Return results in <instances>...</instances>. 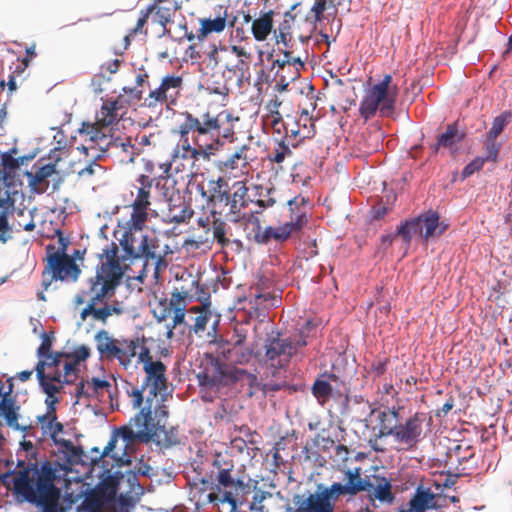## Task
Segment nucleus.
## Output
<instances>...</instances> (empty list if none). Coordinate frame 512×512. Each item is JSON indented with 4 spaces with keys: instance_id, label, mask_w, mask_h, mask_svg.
<instances>
[{
    "instance_id": "7c9ffc66",
    "label": "nucleus",
    "mask_w": 512,
    "mask_h": 512,
    "mask_svg": "<svg viewBox=\"0 0 512 512\" xmlns=\"http://www.w3.org/2000/svg\"><path fill=\"white\" fill-rule=\"evenodd\" d=\"M463 137L464 135L458 131L457 123L448 124L446 131L437 136L431 149L437 153L441 148H452L456 143L462 141Z\"/></svg>"
},
{
    "instance_id": "e2e57ef3",
    "label": "nucleus",
    "mask_w": 512,
    "mask_h": 512,
    "mask_svg": "<svg viewBox=\"0 0 512 512\" xmlns=\"http://www.w3.org/2000/svg\"><path fill=\"white\" fill-rule=\"evenodd\" d=\"M281 101L277 96H274L270 99L266 104L267 114L265 116H280L279 108L281 106Z\"/></svg>"
},
{
    "instance_id": "b1692460",
    "label": "nucleus",
    "mask_w": 512,
    "mask_h": 512,
    "mask_svg": "<svg viewBox=\"0 0 512 512\" xmlns=\"http://www.w3.org/2000/svg\"><path fill=\"white\" fill-rule=\"evenodd\" d=\"M54 391L50 392L44 386H40L42 391L46 394L45 404L47 405V411L43 415L37 416V422L41 427L42 435L49 436L53 440L63 431V425L57 422L55 404L59 402V398L56 396L60 393V386L50 384Z\"/></svg>"
},
{
    "instance_id": "3c124183",
    "label": "nucleus",
    "mask_w": 512,
    "mask_h": 512,
    "mask_svg": "<svg viewBox=\"0 0 512 512\" xmlns=\"http://www.w3.org/2000/svg\"><path fill=\"white\" fill-rule=\"evenodd\" d=\"M247 329L244 325H237L235 326L233 330V334L231 336L230 341H228L225 345L222 347L228 348V347H235L237 345H243L247 339Z\"/></svg>"
},
{
    "instance_id": "4c0bfd02",
    "label": "nucleus",
    "mask_w": 512,
    "mask_h": 512,
    "mask_svg": "<svg viewBox=\"0 0 512 512\" xmlns=\"http://www.w3.org/2000/svg\"><path fill=\"white\" fill-rule=\"evenodd\" d=\"M86 387L89 400L102 401L105 394L111 396L112 385L107 380L92 377L86 380Z\"/></svg>"
},
{
    "instance_id": "6e6552de",
    "label": "nucleus",
    "mask_w": 512,
    "mask_h": 512,
    "mask_svg": "<svg viewBox=\"0 0 512 512\" xmlns=\"http://www.w3.org/2000/svg\"><path fill=\"white\" fill-rule=\"evenodd\" d=\"M14 192L4 178H0V242L5 243L16 231H33L35 229L32 210L22 208L14 210Z\"/></svg>"
},
{
    "instance_id": "473e14b6",
    "label": "nucleus",
    "mask_w": 512,
    "mask_h": 512,
    "mask_svg": "<svg viewBox=\"0 0 512 512\" xmlns=\"http://www.w3.org/2000/svg\"><path fill=\"white\" fill-rule=\"evenodd\" d=\"M376 485L370 494L372 500H378L381 503L392 504L395 496L392 492V485L390 480L384 476H374Z\"/></svg>"
},
{
    "instance_id": "0e129e2a",
    "label": "nucleus",
    "mask_w": 512,
    "mask_h": 512,
    "mask_svg": "<svg viewBox=\"0 0 512 512\" xmlns=\"http://www.w3.org/2000/svg\"><path fill=\"white\" fill-rule=\"evenodd\" d=\"M255 302L257 305H269L274 306L278 302V299L275 296H272L271 293H259L255 294Z\"/></svg>"
},
{
    "instance_id": "f3484780",
    "label": "nucleus",
    "mask_w": 512,
    "mask_h": 512,
    "mask_svg": "<svg viewBox=\"0 0 512 512\" xmlns=\"http://www.w3.org/2000/svg\"><path fill=\"white\" fill-rule=\"evenodd\" d=\"M189 296V291L184 289L174 288L171 293V297L168 300L167 298L159 299L152 312L154 317L159 321H164L168 319L173 314V325L169 328L167 332V337L171 338L173 335V329L182 324L185 320V309H186V299Z\"/></svg>"
},
{
    "instance_id": "1a4fd4ad",
    "label": "nucleus",
    "mask_w": 512,
    "mask_h": 512,
    "mask_svg": "<svg viewBox=\"0 0 512 512\" xmlns=\"http://www.w3.org/2000/svg\"><path fill=\"white\" fill-rule=\"evenodd\" d=\"M306 345V334L303 330L287 338H281L279 335L267 337L263 363L275 376L280 370H286L292 357Z\"/></svg>"
},
{
    "instance_id": "5701e85b",
    "label": "nucleus",
    "mask_w": 512,
    "mask_h": 512,
    "mask_svg": "<svg viewBox=\"0 0 512 512\" xmlns=\"http://www.w3.org/2000/svg\"><path fill=\"white\" fill-rule=\"evenodd\" d=\"M369 410V416L376 412V409H372L371 405L367 401L365 403ZM403 408L400 406H392L382 411H377V428L378 431L375 433V438L370 439L369 443L375 451H383L382 448L377 446L378 439L382 437H393L397 432V428L400 422V410Z\"/></svg>"
},
{
    "instance_id": "8fccbe9b",
    "label": "nucleus",
    "mask_w": 512,
    "mask_h": 512,
    "mask_svg": "<svg viewBox=\"0 0 512 512\" xmlns=\"http://www.w3.org/2000/svg\"><path fill=\"white\" fill-rule=\"evenodd\" d=\"M263 122L265 126H268L272 129L273 134L279 135L281 138L286 131L285 123L282 119V116H263Z\"/></svg>"
},
{
    "instance_id": "ddd939ff",
    "label": "nucleus",
    "mask_w": 512,
    "mask_h": 512,
    "mask_svg": "<svg viewBox=\"0 0 512 512\" xmlns=\"http://www.w3.org/2000/svg\"><path fill=\"white\" fill-rule=\"evenodd\" d=\"M142 364L145 372L142 388H133L132 391L129 392L133 408L141 407L143 403V391L146 388L149 391V396H161L162 402L165 401L164 395L167 390L166 366L160 360L154 361L152 356Z\"/></svg>"
},
{
    "instance_id": "13d9d810",
    "label": "nucleus",
    "mask_w": 512,
    "mask_h": 512,
    "mask_svg": "<svg viewBox=\"0 0 512 512\" xmlns=\"http://www.w3.org/2000/svg\"><path fill=\"white\" fill-rule=\"evenodd\" d=\"M328 0H315L314 4L311 7L310 12L314 16L315 21H321L323 18V13L327 8Z\"/></svg>"
},
{
    "instance_id": "ea45409f",
    "label": "nucleus",
    "mask_w": 512,
    "mask_h": 512,
    "mask_svg": "<svg viewBox=\"0 0 512 512\" xmlns=\"http://www.w3.org/2000/svg\"><path fill=\"white\" fill-rule=\"evenodd\" d=\"M434 495L429 491L417 489L415 495L409 501V510L406 512H424L428 508H432L430 502Z\"/></svg>"
},
{
    "instance_id": "bf43d9fd",
    "label": "nucleus",
    "mask_w": 512,
    "mask_h": 512,
    "mask_svg": "<svg viewBox=\"0 0 512 512\" xmlns=\"http://www.w3.org/2000/svg\"><path fill=\"white\" fill-rule=\"evenodd\" d=\"M153 14V8L146 7L145 9L140 11V17L137 20L136 26L132 30V34H137L141 32L144 25L147 23L149 16Z\"/></svg>"
},
{
    "instance_id": "aec40b11",
    "label": "nucleus",
    "mask_w": 512,
    "mask_h": 512,
    "mask_svg": "<svg viewBox=\"0 0 512 512\" xmlns=\"http://www.w3.org/2000/svg\"><path fill=\"white\" fill-rule=\"evenodd\" d=\"M427 421V415L423 412H416L403 423L399 422L394 441L404 445L406 450L415 449L424 439L425 433L423 425ZM431 418H428V422Z\"/></svg>"
},
{
    "instance_id": "a19ab883",
    "label": "nucleus",
    "mask_w": 512,
    "mask_h": 512,
    "mask_svg": "<svg viewBox=\"0 0 512 512\" xmlns=\"http://www.w3.org/2000/svg\"><path fill=\"white\" fill-rule=\"evenodd\" d=\"M154 423H160V420L154 421ZM154 441L167 447L177 445L180 442L179 431L176 427L166 429L165 424H159V428L157 430V434L155 435Z\"/></svg>"
},
{
    "instance_id": "9b49d317",
    "label": "nucleus",
    "mask_w": 512,
    "mask_h": 512,
    "mask_svg": "<svg viewBox=\"0 0 512 512\" xmlns=\"http://www.w3.org/2000/svg\"><path fill=\"white\" fill-rule=\"evenodd\" d=\"M391 83L392 76L386 74L379 83L367 91L359 107L360 115L365 120L373 117L378 109L383 116H389L394 112L398 87Z\"/></svg>"
},
{
    "instance_id": "2eb2a0df",
    "label": "nucleus",
    "mask_w": 512,
    "mask_h": 512,
    "mask_svg": "<svg viewBox=\"0 0 512 512\" xmlns=\"http://www.w3.org/2000/svg\"><path fill=\"white\" fill-rule=\"evenodd\" d=\"M439 214L429 210L416 218L406 220L397 228V234L401 235L407 247L410 246L412 237L420 235L424 240L441 236L448 228V225L439 221Z\"/></svg>"
},
{
    "instance_id": "864d4df0",
    "label": "nucleus",
    "mask_w": 512,
    "mask_h": 512,
    "mask_svg": "<svg viewBox=\"0 0 512 512\" xmlns=\"http://www.w3.org/2000/svg\"><path fill=\"white\" fill-rule=\"evenodd\" d=\"M485 159L482 158V157H476L474 158L472 161H470L462 170V176L463 178H467V177H470L471 175H473L475 172H478L480 171L484 164H485Z\"/></svg>"
},
{
    "instance_id": "f257e3e1",
    "label": "nucleus",
    "mask_w": 512,
    "mask_h": 512,
    "mask_svg": "<svg viewBox=\"0 0 512 512\" xmlns=\"http://www.w3.org/2000/svg\"><path fill=\"white\" fill-rule=\"evenodd\" d=\"M119 249L112 242L99 255L100 263L94 276L87 280L74 297L76 306L86 304L80 312V318L85 321L89 316L96 321L106 323L113 314H121V309L107 303V299L115 294L116 287L124 275V269L119 261Z\"/></svg>"
},
{
    "instance_id": "4be33fe9",
    "label": "nucleus",
    "mask_w": 512,
    "mask_h": 512,
    "mask_svg": "<svg viewBox=\"0 0 512 512\" xmlns=\"http://www.w3.org/2000/svg\"><path fill=\"white\" fill-rule=\"evenodd\" d=\"M183 79L180 76L171 74L163 77L160 85L151 90L144 98L143 105L147 108H156L158 105L172 104L182 88Z\"/></svg>"
},
{
    "instance_id": "f8f14e48",
    "label": "nucleus",
    "mask_w": 512,
    "mask_h": 512,
    "mask_svg": "<svg viewBox=\"0 0 512 512\" xmlns=\"http://www.w3.org/2000/svg\"><path fill=\"white\" fill-rule=\"evenodd\" d=\"M41 338L42 342L36 351L38 357V362L35 366L36 378L39 386L45 385V388L52 392L54 388L50 384H53V381L60 382V366L64 353L52 351L53 333L43 332Z\"/></svg>"
},
{
    "instance_id": "09e8293b",
    "label": "nucleus",
    "mask_w": 512,
    "mask_h": 512,
    "mask_svg": "<svg viewBox=\"0 0 512 512\" xmlns=\"http://www.w3.org/2000/svg\"><path fill=\"white\" fill-rule=\"evenodd\" d=\"M483 149L485 152V156L483 158L486 162L497 161L500 145L496 143V138H490V136L486 134Z\"/></svg>"
},
{
    "instance_id": "37998d69",
    "label": "nucleus",
    "mask_w": 512,
    "mask_h": 512,
    "mask_svg": "<svg viewBox=\"0 0 512 512\" xmlns=\"http://www.w3.org/2000/svg\"><path fill=\"white\" fill-rule=\"evenodd\" d=\"M148 8H153V21L164 28L171 21L175 12V9L171 5L166 6L163 4L153 3L152 5H149Z\"/></svg>"
},
{
    "instance_id": "4468645a",
    "label": "nucleus",
    "mask_w": 512,
    "mask_h": 512,
    "mask_svg": "<svg viewBox=\"0 0 512 512\" xmlns=\"http://www.w3.org/2000/svg\"><path fill=\"white\" fill-rule=\"evenodd\" d=\"M70 151L66 147H55L48 154V163L36 168L35 172L27 173L29 184L32 189L38 193H44L49 187L48 178L53 174L61 178L74 173L73 169L65 166L69 158Z\"/></svg>"
},
{
    "instance_id": "423d86ee",
    "label": "nucleus",
    "mask_w": 512,
    "mask_h": 512,
    "mask_svg": "<svg viewBox=\"0 0 512 512\" xmlns=\"http://www.w3.org/2000/svg\"><path fill=\"white\" fill-rule=\"evenodd\" d=\"M192 146L190 142L179 141L174 147L171 155V161L167 162L161 167L164 169V174L168 178L171 170L176 173L189 171L193 174L196 162L201 158L203 160H210L224 145V141L220 139H212V141L194 142Z\"/></svg>"
},
{
    "instance_id": "a211bd4d",
    "label": "nucleus",
    "mask_w": 512,
    "mask_h": 512,
    "mask_svg": "<svg viewBox=\"0 0 512 512\" xmlns=\"http://www.w3.org/2000/svg\"><path fill=\"white\" fill-rule=\"evenodd\" d=\"M137 182L140 184V187L137 188L135 199L130 205L132 212L126 223V228L141 231L144 229L148 221L153 179L148 175L142 174L137 178Z\"/></svg>"
},
{
    "instance_id": "69168bd1",
    "label": "nucleus",
    "mask_w": 512,
    "mask_h": 512,
    "mask_svg": "<svg viewBox=\"0 0 512 512\" xmlns=\"http://www.w3.org/2000/svg\"><path fill=\"white\" fill-rule=\"evenodd\" d=\"M350 450L347 446L339 444L335 448V458L337 461L346 462L349 458Z\"/></svg>"
},
{
    "instance_id": "412c9836",
    "label": "nucleus",
    "mask_w": 512,
    "mask_h": 512,
    "mask_svg": "<svg viewBox=\"0 0 512 512\" xmlns=\"http://www.w3.org/2000/svg\"><path fill=\"white\" fill-rule=\"evenodd\" d=\"M308 200L297 196L288 201L290 221L279 227H273V240L283 242L294 232L300 231L308 222L306 204Z\"/></svg>"
},
{
    "instance_id": "dca6fc26",
    "label": "nucleus",
    "mask_w": 512,
    "mask_h": 512,
    "mask_svg": "<svg viewBox=\"0 0 512 512\" xmlns=\"http://www.w3.org/2000/svg\"><path fill=\"white\" fill-rule=\"evenodd\" d=\"M158 428L159 423H154L152 418V400L148 396L145 405L130 420V425L120 427L118 434L126 442L149 443L155 440Z\"/></svg>"
},
{
    "instance_id": "72a5a7b5",
    "label": "nucleus",
    "mask_w": 512,
    "mask_h": 512,
    "mask_svg": "<svg viewBox=\"0 0 512 512\" xmlns=\"http://www.w3.org/2000/svg\"><path fill=\"white\" fill-rule=\"evenodd\" d=\"M198 29V41H204L212 33H221L226 27V13L216 18H200Z\"/></svg>"
},
{
    "instance_id": "79ce46f5",
    "label": "nucleus",
    "mask_w": 512,
    "mask_h": 512,
    "mask_svg": "<svg viewBox=\"0 0 512 512\" xmlns=\"http://www.w3.org/2000/svg\"><path fill=\"white\" fill-rule=\"evenodd\" d=\"M79 363L73 359H65L63 364V374L60 371V382L53 381L52 383L60 386V391L63 384H72L78 377Z\"/></svg>"
},
{
    "instance_id": "6e6d98bb",
    "label": "nucleus",
    "mask_w": 512,
    "mask_h": 512,
    "mask_svg": "<svg viewBox=\"0 0 512 512\" xmlns=\"http://www.w3.org/2000/svg\"><path fill=\"white\" fill-rule=\"evenodd\" d=\"M254 241L258 244H266L273 239V227L268 226L264 230L258 229L255 231Z\"/></svg>"
},
{
    "instance_id": "9d476101",
    "label": "nucleus",
    "mask_w": 512,
    "mask_h": 512,
    "mask_svg": "<svg viewBox=\"0 0 512 512\" xmlns=\"http://www.w3.org/2000/svg\"><path fill=\"white\" fill-rule=\"evenodd\" d=\"M60 243V250H56L52 245L46 247V264L41 275V286L44 291H47L55 281L76 282L81 274V269L75 260L66 254L67 245L62 238Z\"/></svg>"
},
{
    "instance_id": "2f4dec72",
    "label": "nucleus",
    "mask_w": 512,
    "mask_h": 512,
    "mask_svg": "<svg viewBox=\"0 0 512 512\" xmlns=\"http://www.w3.org/2000/svg\"><path fill=\"white\" fill-rule=\"evenodd\" d=\"M249 146L242 145L225 160L219 162V169L224 172L233 171L239 168H245L248 165L247 151Z\"/></svg>"
},
{
    "instance_id": "c9c22d12",
    "label": "nucleus",
    "mask_w": 512,
    "mask_h": 512,
    "mask_svg": "<svg viewBox=\"0 0 512 512\" xmlns=\"http://www.w3.org/2000/svg\"><path fill=\"white\" fill-rule=\"evenodd\" d=\"M188 313L191 320V323L188 324L190 330L196 335H201L206 330L207 323L211 318V312L204 307L194 306L188 310Z\"/></svg>"
},
{
    "instance_id": "603ef678",
    "label": "nucleus",
    "mask_w": 512,
    "mask_h": 512,
    "mask_svg": "<svg viewBox=\"0 0 512 512\" xmlns=\"http://www.w3.org/2000/svg\"><path fill=\"white\" fill-rule=\"evenodd\" d=\"M123 92L127 95L124 96L126 99V109L131 104H136L137 102L144 100L143 90L138 87H124Z\"/></svg>"
},
{
    "instance_id": "c03bdc74",
    "label": "nucleus",
    "mask_w": 512,
    "mask_h": 512,
    "mask_svg": "<svg viewBox=\"0 0 512 512\" xmlns=\"http://www.w3.org/2000/svg\"><path fill=\"white\" fill-rule=\"evenodd\" d=\"M293 155V152L284 139H280L276 142L274 149L268 154L269 161L281 164L286 158Z\"/></svg>"
},
{
    "instance_id": "774afa93",
    "label": "nucleus",
    "mask_w": 512,
    "mask_h": 512,
    "mask_svg": "<svg viewBox=\"0 0 512 512\" xmlns=\"http://www.w3.org/2000/svg\"><path fill=\"white\" fill-rule=\"evenodd\" d=\"M461 448H462V446H461V445H457V446L453 449L452 453H451V454H450V456H449V457H450V459H452V458H453V456H455V457H456V461H457V463H458V464H462L463 462L468 461L470 458H472V457H473V453H472L471 451H470L467 455H462V456H461V455H460V450H461Z\"/></svg>"
},
{
    "instance_id": "680f3d73",
    "label": "nucleus",
    "mask_w": 512,
    "mask_h": 512,
    "mask_svg": "<svg viewBox=\"0 0 512 512\" xmlns=\"http://www.w3.org/2000/svg\"><path fill=\"white\" fill-rule=\"evenodd\" d=\"M388 363H389V360L387 358L383 359V360H381V359L374 360L371 363L370 372L373 373L375 376H381L386 372Z\"/></svg>"
},
{
    "instance_id": "49530a36",
    "label": "nucleus",
    "mask_w": 512,
    "mask_h": 512,
    "mask_svg": "<svg viewBox=\"0 0 512 512\" xmlns=\"http://www.w3.org/2000/svg\"><path fill=\"white\" fill-rule=\"evenodd\" d=\"M213 237L221 247L229 245L230 240L226 237L227 223L220 217L214 218L212 222Z\"/></svg>"
},
{
    "instance_id": "cd10ccee",
    "label": "nucleus",
    "mask_w": 512,
    "mask_h": 512,
    "mask_svg": "<svg viewBox=\"0 0 512 512\" xmlns=\"http://www.w3.org/2000/svg\"><path fill=\"white\" fill-rule=\"evenodd\" d=\"M18 410L19 406H16L15 400L13 398H5L3 397L0 401V417H3L6 421V424L15 429L28 431L32 429V426H21L18 423Z\"/></svg>"
},
{
    "instance_id": "c85d7f7f",
    "label": "nucleus",
    "mask_w": 512,
    "mask_h": 512,
    "mask_svg": "<svg viewBox=\"0 0 512 512\" xmlns=\"http://www.w3.org/2000/svg\"><path fill=\"white\" fill-rule=\"evenodd\" d=\"M277 65L279 67L278 74H280V77L282 80L285 79L284 72L285 70L290 71L291 68L294 70L291 71L289 78L291 80L296 79L300 75V70L304 68V62L301 60L300 57H295L292 52L285 51L283 53V57L280 59H276L274 61V66Z\"/></svg>"
},
{
    "instance_id": "58836bf2",
    "label": "nucleus",
    "mask_w": 512,
    "mask_h": 512,
    "mask_svg": "<svg viewBox=\"0 0 512 512\" xmlns=\"http://www.w3.org/2000/svg\"><path fill=\"white\" fill-rule=\"evenodd\" d=\"M193 213L190 206L182 201L179 205L169 207L165 214V222L174 224L187 223L192 218Z\"/></svg>"
},
{
    "instance_id": "a18cd8bd",
    "label": "nucleus",
    "mask_w": 512,
    "mask_h": 512,
    "mask_svg": "<svg viewBox=\"0 0 512 512\" xmlns=\"http://www.w3.org/2000/svg\"><path fill=\"white\" fill-rule=\"evenodd\" d=\"M512 122V111L506 110L501 113L499 116L495 117L492 122V126L489 131L486 133L490 136V138H498V136L503 132L505 127Z\"/></svg>"
},
{
    "instance_id": "bb28decb",
    "label": "nucleus",
    "mask_w": 512,
    "mask_h": 512,
    "mask_svg": "<svg viewBox=\"0 0 512 512\" xmlns=\"http://www.w3.org/2000/svg\"><path fill=\"white\" fill-rule=\"evenodd\" d=\"M296 128H291L289 131L286 128V131L284 132V135L281 139H284L285 141H289L290 139H296L299 138V141L296 143H291L292 147H297L300 142H302L304 139H309L314 136L315 134V128L314 124L312 122V119L309 117L308 113H303L298 121L295 123Z\"/></svg>"
},
{
    "instance_id": "20e7f679",
    "label": "nucleus",
    "mask_w": 512,
    "mask_h": 512,
    "mask_svg": "<svg viewBox=\"0 0 512 512\" xmlns=\"http://www.w3.org/2000/svg\"><path fill=\"white\" fill-rule=\"evenodd\" d=\"M126 110L124 95H119L112 100H105L96 113V121L94 123H82L79 134L87 145H82L77 149L86 155H88L89 149L107 150L112 144L111 131L126 113Z\"/></svg>"
},
{
    "instance_id": "c756f323",
    "label": "nucleus",
    "mask_w": 512,
    "mask_h": 512,
    "mask_svg": "<svg viewBox=\"0 0 512 512\" xmlns=\"http://www.w3.org/2000/svg\"><path fill=\"white\" fill-rule=\"evenodd\" d=\"M273 17L274 11L269 10L252 21L251 31L255 40L261 42L268 38L274 25Z\"/></svg>"
},
{
    "instance_id": "7ed1b4c3",
    "label": "nucleus",
    "mask_w": 512,
    "mask_h": 512,
    "mask_svg": "<svg viewBox=\"0 0 512 512\" xmlns=\"http://www.w3.org/2000/svg\"><path fill=\"white\" fill-rule=\"evenodd\" d=\"M185 120L178 127L179 141H189V134L192 133L193 142L212 141V139L234 141L235 123L239 121L238 116L229 110L219 113L207 111L199 117L189 112L184 114Z\"/></svg>"
},
{
    "instance_id": "393cba45",
    "label": "nucleus",
    "mask_w": 512,
    "mask_h": 512,
    "mask_svg": "<svg viewBox=\"0 0 512 512\" xmlns=\"http://www.w3.org/2000/svg\"><path fill=\"white\" fill-rule=\"evenodd\" d=\"M95 342L101 359L107 361L117 360L121 367L125 370L129 369L125 349L122 346L123 338H114L107 330H100L95 335Z\"/></svg>"
},
{
    "instance_id": "f704fd0d",
    "label": "nucleus",
    "mask_w": 512,
    "mask_h": 512,
    "mask_svg": "<svg viewBox=\"0 0 512 512\" xmlns=\"http://www.w3.org/2000/svg\"><path fill=\"white\" fill-rule=\"evenodd\" d=\"M225 372L221 365L216 361L212 362L210 367L205 368L198 374L199 383L202 386L214 387L222 384L225 378Z\"/></svg>"
},
{
    "instance_id": "338daca9",
    "label": "nucleus",
    "mask_w": 512,
    "mask_h": 512,
    "mask_svg": "<svg viewBox=\"0 0 512 512\" xmlns=\"http://www.w3.org/2000/svg\"><path fill=\"white\" fill-rule=\"evenodd\" d=\"M284 386V384L269 382L261 384L260 390L264 395H268L281 390Z\"/></svg>"
},
{
    "instance_id": "a878e982",
    "label": "nucleus",
    "mask_w": 512,
    "mask_h": 512,
    "mask_svg": "<svg viewBox=\"0 0 512 512\" xmlns=\"http://www.w3.org/2000/svg\"><path fill=\"white\" fill-rule=\"evenodd\" d=\"M122 346L125 349V354L127 356V364L128 368L132 365V359L137 357V363H143L146 360L150 359L151 350L147 346V339L144 336H136L132 338H123Z\"/></svg>"
},
{
    "instance_id": "052dcab7",
    "label": "nucleus",
    "mask_w": 512,
    "mask_h": 512,
    "mask_svg": "<svg viewBox=\"0 0 512 512\" xmlns=\"http://www.w3.org/2000/svg\"><path fill=\"white\" fill-rule=\"evenodd\" d=\"M220 50H223V51H227L226 48H220ZM207 55V59H208V66H211L212 68H215L217 67V65L219 64L220 62V59H219V48L213 44L211 45L210 47V50L206 53Z\"/></svg>"
},
{
    "instance_id": "39448f33",
    "label": "nucleus",
    "mask_w": 512,
    "mask_h": 512,
    "mask_svg": "<svg viewBox=\"0 0 512 512\" xmlns=\"http://www.w3.org/2000/svg\"><path fill=\"white\" fill-rule=\"evenodd\" d=\"M135 230L126 228L120 245L125 252V256L131 259H144V270L149 271L152 268L154 278H158L161 271L166 269V256L172 251L169 245L160 246V240L149 235H141L137 238Z\"/></svg>"
},
{
    "instance_id": "5fc2aeb1",
    "label": "nucleus",
    "mask_w": 512,
    "mask_h": 512,
    "mask_svg": "<svg viewBox=\"0 0 512 512\" xmlns=\"http://www.w3.org/2000/svg\"><path fill=\"white\" fill-rule=\"evenodd\" d=\"M90 356L89 347L82 345L77 347L72 354L64 353L65 359H73L80 364L81 361H85Z\"/></svg>"
},
{
    "instance_id": "de8ad7c7",
    "label": "nucleus",
    "mask_w": 512,
    "mask_h": 512,
    "mask_svg": "<svg viewBox=\"0 0 512 512\" xmlns=\"http://www.w3.org/2000/svg\"><path fill=\"white\" fill-rule=\"evenodd\" d=\"M332 393V387L328 381L317 379L312 386V394L320 403H325Z\"/></svg>"
},
{
    "instance_id": "0eeeda50",
    "label": "nucleus",
    "mask_w": 512,
    "mask_h": 512,
    "mask_svg": "<svg viewBox=\"0 0 512 512\" xmlns=\"http://www.w3.org/2000/svg\"><path fill=\"white\" fill-rule=\"evenodd\" d=\"M346 483L333 482L330 485L318 484L314 490L316 506L324 512H335L337 503L342 496L356 495L359 492L370 491L373 487L368 479L361 477V468L347 469L345 471Z\"/></svg>"
},
{
    "instance_id": "e433bc0d",
    "label": "nucleus",
    "mask_w": 512,
    "mask_h": 512,
    "mask_svg": "<svg viewBox=\"0 0 512 512\" xmlns=\"http://www.w3.org/2000/svg\"><path fill=\"white\" fill-rule=\"evenodd\" d=\"M221 354L223 357L235 364H246L248 363L252 357H253V349L249 347H243V345H237L235 347H220Z\"/></svg>"
},
{
    "instance_id": "f03ea898",
    "label": "nucleus",
    "mask_w": 512,
    "mask_h": 512,
    "mask_svg": "<svg viewBox=\"0 0 512 512\" xmlns=\"http://www.w3.org/2000/svg\"><path fill=\"white\" fill-rule=\"evenodd\" d=\"M208 189L203 185H198L200 195L206 200L211 208V214L224 216L228 221L240 223L246 219V213L243 210L248 207L250 199L248 196V187L244 181H234L229 185L223 177L210 179Z\"/></svg>"
},
{
    "instance_id": "6ab92c4d",
    "label": "nucleus",
    "mask_w": 512,
    "mask_h": 512,
    "mask_svg": "<svg viewBox=\"0 0 512 512\" xmlns=\"http://www.w3.org/2000/svg\"><path fill=\"white\" fill-rule=\"evenodd\" d=\"M212 465L216 471L211 472V477L217 482L218 490L224 489L221 501L228 503L231 506V511H235L237 508L236 495L244 489V483L232 476L233 464L222 460L220 455L214 459Z\"/></svg>"
},
{
    "instance_id": "4d7b16f0",
    "label": "nucleus",
    "mask_w": 512,
    "mask_h": 512,
    "mask_svg": "<svg viewBox=\"0 0 512 512\" xmlns=\"http://www.w3.org/2000/svg\"><path fill=\"white\" fill-rule=\"evenodd\" d=\"M205 89L209 94H215L221 97H227L229 95V88L225 82L208 84Z\"/></svg>"
}]
</instances>
